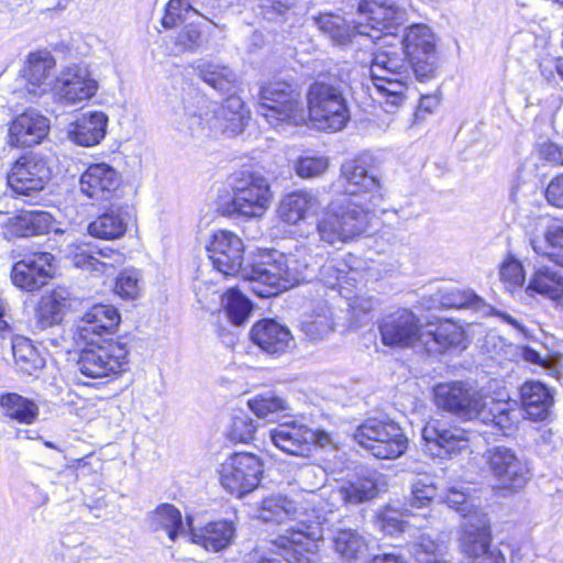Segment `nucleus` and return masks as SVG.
Returning <instances> with one entry per match:
<instances>
[{
	"label": "nucleus",
	"mask_w": 563,
	"mask_h": 563,
	"mask_svg": "<svg viewBox=\"0 0 563 563\" xmlns=\"http://www.w3.org/2000/svg\"><path fill=\"white\" fill-rule=\"evenodd\" d=\"M325 250L308 245L298 246L288 256L276 253L272 262H263L242 269L247 290L261 298L277 296L301 282L318 278L325 287L343 292V284L352 279L345 264L324 262Z\"/></svg>",
	"instance_id": "obj_1"
},
{
	"label": "nucleus",
	"mask_w": 563,
	"mask_h": 563,
	"mask_svg": "<svg viewBox=\"0 0 563 563\" xmlns=\"http://www.w3.org/2000/svg\"><path fill=\"white\" fill-rule=\"evenodd\" d=\"M176 115L177 129L195 139L236 135L250 119L243 100L235 95L229 96L222 103L203 98L190 100L176 111Z\"/></svg>",
	"instance_id": "obj_2"
},
{
	"label": "nucleus",
	"mask_w": 563,
	"mask_h": 563,
	"mask_svg": "<svg viewBox=\"0 0 563 563\" xmlns=\"http://www.w3.org/2000/svg\"><path fill=\"white\" fill-rule=\"evenodd\" d=\"M401 43L382 41L373 53L369 74L374 90L385 112L394 113L404 103L411 81V64Z\"/></svg>",
	"instance_id": "obj_3"
},
{
	"label": "nucleus",
	"mask_w": 563,
	"mask_h": 563,
	"mask_svg": "<svg viewBox=\"0 0 563 563\" xmlns=\"http://www.w3.org/2000/svg\"><path fill=\"white\" fill-rule=\"evenodd\" d=\"M325 478L324 472L316 466L307 465L299 470L298 481L305 494L291 499L276 495L263 500L258 518L264 522L280 523L287 519L296 521L294 527L301 528L302 518L312 519L311 514H321V525L325 521L323 493L319 492Z\"/></svg>",
	"instance_id": "obj_4"
},
{
	"label": "nucleus",
	"mask_w": 563,
	"mask_h": 563,
	"mask_svg": "<svg viewBox=\"0 0 563 563\" xmlns=\"http://www.w3.org/2000/svg\"><path fill=\"white\" fill-rule=\"evenodd\" d=\"M369 213L353 198H338L328 205L318 219V235L330 245L347 243L366 231Z\"/></svg>",
	"instance_id": "obj_5"
},
{
	"label": "nucleus",
	"mask_w": 563,
	"mask_h": 563,
	"mask_svg": "<svg viewBox=\"0 0 563 563\" xmlns=\"http://www.w3.org/2000/svg\"><path fill=\"white\" fill-rule=\"evenodd\" d=\"M307 104L310 119L320 130L341 131L350 120L343 88L336 81H314L309 87Z\"/></svg>",
	"instance_id": "obj_6"
},
{
	"label": "nucleus",
	"mask_w": 563,
	"mask_h": 563,
	"mask_svg": "<svg viewBox=\"0 0 563 563\" xmlns=\"http://www.w3.org/2000/svg\"><path fill=\"white\" fill-rule=\"evenodd\" d=\"M257 113L273 128L306 122V108L301 93L289 82L273 81L261 88Z\"/></svg>",
	"instance_id": "obj_7"
},
{
	"label": "nucleus",
	"mask_w": 563,
	"mask_h": 563,
	"mask_svg": "<svg viewBox=\"0 0 563 563\" xmlns=\"http://www.w3.org/2000/svg\"><path fill=\"white\" fill-rule=\"evenodd\" d=\"M232 199L224 207L229 216L260 218L269 208L273 194L267 178L260 172L241 170L231 177Z\"/></svg>",
	"instance_id": "obj_8"
},
{
	"label": "nucleus",
	"mask_w": 563,
	"mask_h": 563,
	"mask_svg": "<svg viewBox=\"0 0 563 563\" xmlns=\"http://www.w3.org/2000/svg\"><path fill=\"white\" fill-rule=\"evenodd\" d=\"M312 519L301 521V528L290 527L286 534L272 542L271 552L284 558L287 563H320L317 542L323 539L321 514L310 515Z\"/></svg>",
	"instance_id": "obj_9"
},
{
	"label": "nucleus",
	"mask_w": 563,
	"mask_h": 563,
	"mask_svg": "<svg viewBox=\"0 0 563 563\" xmlns=\"http://www.w3.org/2000/svg\"><path fill=\"white\" fill-rule=\"evenodd\" d=\"M354 439L382 460L398 459L408 449V439L402 429L391 420L369 418L358 426Z\"/></svg>",
	"instance_id": "obj_10"
},
{
	"label": "nucleus",
	"mask_w": 563,
	"mask_h": 563,
	"mask_svg": "<svg viewBox=\"0 0 563 563\" xmlns=\"http://www.w3.org/2000/svg\"><path fill=\"white\" fill-rule=\"evenodd\" d=\"M372 156L358 155L341 166V179L344 181V196L360 201L367 211L379 205L383 199L382 180L372 168Z\"/></svg>",
	"instance_id": "obj_11"
},
{
	"label": "nucleus",
	"mask_w": 563,
	"mask_h": 563,
	"mask_svg": "<svg viewBox=\"0 0 563 563\" xmlns=\"http://www.w3.org/2000/svg\"><path fill=\"white\" fill-rule=\"evenodd\" d=\"M393 40L401 43L409 57L411 70L420 81L432 79L439 67L435 35L426 24H413L397 33Z\"/></svg>",
	"instance_id": "obj_12"
},
{
	"label": "nucleus",
	"mask_w": 563,
	"mask_h": 563,
	"mask_svg": "<svg viewBox=\"0 0 563 563\" xmlns=\"http://www.w3.org/2000/svg\"><path fill=\"white\" fill-rule=\"evenodd\" d=\"M357 12L360 21L355 23L358 35L373 41L393 40L405 21V11L386 0H361Z\"/></svg>",
	"instance_id": "obj_13"
},
{
	"label": "nucleus",
	"mask_w": 563,
	"mask_h": 563,
	"mask_svg": "<svg viewBox=\"0 0 563 563\" xmlns=\"http://www.w3.org/2000/svg\"><path fill=\"white\" fill-rule=\"evenodd\" d=\"M126 365L125 344L111 339L88 345L80 352L77 361L79 372L93 379L118 375L125 371Z\"/></svg>",
	"instance_id": "obj_14"
},
{
	"label": "nucleus",
	"mask_w": 563,
	"mask_h": 563,
	"mask_svg": "<svg viewBox=\"0 0 563 563\" xmlns=\"http://www.w3.org/2000/svg\"><path fill=\"white\" fill-rule=\"evenodd\" d=\"M433 395L438 408L465 420L478 418L485 407L481 391L463 380L439 383Z\"/></svg>",
	"instance_id": "obj_15"
},
{
	"label": "nucleus",
	"mask_w": 563,
	"mask_h": 563,
	"mask_svg": "<svg viewBox=\"0 0 563 563\" xmlns=\"http://www.w3.org/2000/svg\"><path fill=\"white\" fill-rule=\"evenodd\" d=\"M99 89L98 81L85 63H71L63 67L53 86L56 100L66 107L79 106L93 98Z\"/></svg>",
	"instance_id": "obj_16"
},
{
	"label": "nucleus",
	"mask_w": 563,
	"mask_h": 563,
	"mask_svg": "<svg viewBox=\"0 0 563 563\" xmlns=\"http://www.w3.org/2000/svg\"><path fill=\"white\" fill-rule=\"evenodd\" d=\"M263 463L252 453H234L229 456L220 468L221 485L238 497L254 490L261 482Z\"/></svg>",
	"instance_id": "obj_17"
},
{
	"label": "nucleus",
	"mask_w": 563,
	"mask_h": 563,
	"mask_svg": "<svg viewBox=\"0 0 563 563\" xmlns=\"http://www.w3.org/2000/svg\"><path fill=\"white\" fill-rule=\"evenodd\" d=\"M52 176L47 161L30 153L18 158L8 173V186L16 196L33 197L42 191Z\"/></svg>",
	"instance_id": "obj_18"
},
{
	"label": "nucleus",
	"mask_w": 563,
	"mask_h": 563,
	"mask_svg": "<svg viewBox=\"0 0 563 563\" xmlns=\"http://www.w3.org/2000/svg\"><path fill=\"white\" fill-rule=\"evenodd\" d=\"M272 442L276 448L290 455H306L311 446L330 444V434L322 430H312L297 421L278 424L269 431Z\"/></svg>",
	"instance_id": "obj_19"
},
{
	"label": "nucleus",
	"mask_w": 563,
	"mask_h": 563,
	"mask_svg": "<svg viewBox=\"0 0 563 563\" xmlns=\"http://www.w3.org/2000/svg\"><path fill=\"white\" fill-rule=\"evenodd\" d=\"M462 529L461 549L467 559L472 563H493L488 514L475 510L466 515Z\"/></svg>",
	"instance_id": "obj_20"
},
{
	"label": "nucleus",
	"mask_w": 563,
	"mask_h": 563,
	"mask_svg": "<svg viewBox=\"0 0 563 563\" xmlns=\"http://www.w3.org/2000/svg\"><path fill=\"white\" fill-rule=\"evenodd\" d=\"M529 479L530 467L523 457L509 448H495V492L517 493Z\"/></svg>",
	"instance_id": "obj_21"
},
{
	"label": "nucleus",
	"mask_w": 563,
	"mask_h": 563,
	"mask_svg": "<svg viewBox=\"0 0 563 563\" xmlns=\"http://www.w3.org/2000/svg\"><path fill=\"white\" fill-rule=\"evenodd\" d=\"M206 247L213 267L223 275H235L241 271L244 244L235 233L228 230L216 231Z\"/></svg>",
	"instance_id": "obj_22"
},
{
	"label": "nucleus",
	"mask_w": 563,
	"mask_h": 563,
	"mask_svg": "<svg viewBox=\"0 0 563 563\" xmlns=\"http://www.w3.org/2000/svg\"><path fill=\"white\" fill-rule=\"evenodd\" d=\"M382 342L386 346L407 347L420 342L419 320L408 309H397L379 322Z\"/></svg>",
	"instance_id": "obj_23"
},
{
	"label": "nucleus",
	"mask_w": 563,
	"mask_h": 563,
	"mask_svg": "<svg viewBox=\"0 0 563 563\" xmlns=\"http://www.w3.org/2000/svg\"><path fill=\"white\" fill-rule=\"evenodd\" d=\"M121 175L107 163L90 164L79 178V191L95 202L108 201L117 196Z\"/></svg>",
	"instance_id": "obj_24"
},
{
	"label": "nucleus",
	"mask_w": 563,
	"mask_h": 563,
	"mask_svg": "<svg viewBox=\"0 0 563 563\" xmlns=\"http://www.w3.org/2000/svg\"><path fill=\"white\" fill-rule=\"evenodd\" d=\"M54 261V256L48 252L26 255L13 265L11 279L16 287L25 291L40 289L53 277Z\"/></svg>",
	"instance_id": "obj_25"
},
{
	"label": "nucleus",
	"mask_w": 563,
	"mask_h": 563,
	"mask_svg": "<svg viewBox=\"0 0 563 563\" xmlns=\"http://www.w3.org/2000/svg\"><path fill=\"white\" fill-rule=\"evenodd\" d=\"M121 321L118 309L111 305H96L81 317L77 324L78 339L87 345L108 340Z\"/></svg>",
	"instance_id": "obj_26"
},
{
	"label": "nucleus",
	"mask_w": 563,
	"mask_h": 563,
	"mask_svg": "<svg viewBox=\"0 0 563 563\" xmlns=\"http://www.w3.org/2000/svg\"><path fill=\"white\" fill-rule=\"evenodd\" d=\"M48 130L46 117L37 111L26 110L12 121L9 129L10 142L14 146H33L47 135Z\"/></svg>",
	"instance_id": "obj_27"
},
{
	"label": "nucleus",
	"mask_w": 563,
	"mask_h": 563,
	"mask_svg": "<svg viewBox=\"0 0 563 563\" xmlns=\"http://www.w3.org/2000/svg\"><path fill=\"white\" fill-rule=\"evenodd\" d=\"M187 525L191 542L210 552L227 549L235 537V526L232 521H213L197 529L191 526V518L187 517Z\"/></svg>",
	"instance_id": "obj_28"
},
{
	"label": "nucleus",
	"mask_w": 563,
	"mask_h": 563,
	"mask_svg": "<svg viewBox=\"0 0 563 563\" xmlns=\"http://www.w3.org/2000/svg\"><path fill=\"white\" fill-rule=\"evenodd\" d=\"M251 340L263 352L282 354L290 345L292 335L289 329L274 319H263L251 330Z\"/></svg>",
	"instance_id": "obj_29"
},
{
	"label": "nucleus",
	"mask_w": 563,
	"mask_h": 563,
	"mask_svg": "<svg viewBox=\"0 0 563 563\" xmlns=\"http://www.w3.org/2000/svg\"><path fill=\"white\" fill-rule=\"evenodd\" d=\"M69 256L74 266L97 274H110V271L123 263L122 253L112 249L96 250L88 245L76 246Z\"/></svg>",
	"instance_id": "obj_30"
},
{
	"label": "nucleus",
	"mask_w": 563,
	"mask_h": 563,
	"mask_svg": "<svg viewBox=\"0 0 563 563\" xmlns=\"http://www.w3.org/2000/svg\"><path fill=\"white\" fill-rule=\"evenodd\" d=\"M521 407L526 418L532 421L547 420L554 406L553 391L536 380L526 382L520 388Z\"/></svg>",
	"instance_id": "obj_31"
},
{
	"label": "nucleus",
	"mask_w": 563,
	"mask_h": 563,
	"mask_svg": "<svg viewBox=\"0 0 563 563\" xmlns=\"http://www.w3.org/2000/svg\"><path fill=\"white\" fill-rule=\"evenodd\" d=\"M56 65L54 56L47 51H37L27 55L24 77L26 90L34 98L44 95L49 88V75Z\"/></svg>",
	"instance_id": "obj_32"
},
{
	"label": "nucleus",
	"mask_w": 563,
	"mask_h": 563,
	"mask_svg": "<svg viewBox=\"0 0 563 563\" xmlns=\"http://www.w3.org/2000/svg\"><path fill=\"white\" fill-rule=\"evenodd\" d=\"M422 439L429 446V450L437 448V452H431L433 455H441L461 450L467 441L464 430L449 429L439 420L428 422L422 429Z\"/></svg>",
	"instance_id": "obj_33"
},
{
	"label": "nucleus",
	"mask_w": 563,
	"mask_h": 563,
	"mask_svg": "<svg viewBox=\"0 0 563 563\" xmlns=\"http://www.w3.org/2000/svg\"><path fill=\"white\" fill-rule=\"evenodd\" d=\"M108 117L103 112L93 111L82 114L71 125L69 139L77 145L91 147L99 144L107 134Z\"/></svg>",
	"instance_id": "obj_34"
},
{
	"label": "nucleus",
	"mask_w": 563,
	"mask_h": 563,
	"mask_svg": "<svg viewBox=\"0 0 563 563\" xmlns=\"http://www.w3.org/2000/svg\"><path fill=\"white\" fill-rule=\"evenodd\" d=\"M519 401L510 397L506 389L495 390V435H514L522 419Z\"/></svg>",
	"instance_id": "obj_35"
},
{
	"label": "nucleus",
	"mask_w": 563,
	"mask_h": 563,
	"mask_svg": "<svg viewBox=\"0 0 563 563\" xmlns=\"http://www.w3.org/2000/svg\"><path fill=\"white\" fill-rule=\"evenodd\" d=\"M464 340L463 329L449 320L434 329L422 331L420 343L429 354H441L451 347L461 346Z\"/></svg>",
	"instance_id": "obj_36"
},
{
	"label": "nucleus",
	"mask_w": 563,
	"mask_h": 563,
	"mask_svg": "<svg viewBox=\"0 0 563 563\" xmlns=\"http://www.w3.org/2000/svg\"><path fill=\"white\" fill-rule=\"evenodd\" d=\"M320 200L316 192L297 190L287 195L279 205L280 219L289 224H297L306 216L314 213L320 208Z\"/></svg>",
	"instance_id": "obj_37"
},
{
	"label": "nucleus",
	"mask_w": 563,
	"mask_h": 563,
	"mask_svg": "<svg viewBox=\"0 0 563 563\" xmlns=\"http://www.w3.org/2000/svg\"><path fill=\"white\" fill-rule=\"evenodd\" d=\"M70 301L65 290L57 289L41 299L35 316L34 332L59 324Z\"/></svg>",
	"instance_id": "obj_38"
},
{
	"label": "nucleus",
	"mask_w": 563,
	"mask_h": 563,
	"mask_svg": "<svg viewBox=\"0 0 563 563\" xmlns=\"http://www.w3.org/2000/svg\"><path fill=\"white\" fill-rule=\"evenodd\" d=\"M379 474L357 476L342 484L332 494L346 505H358L375 498L379 492Z\"/></svg>",
	"instance_id": "obj_39"
},
{
	"label": "nucleus",
	"mask_w": 563,
	"mask_h": 563,
	"mask_svg": "<svg viewBox=\"0 0 563 563\" xmlns=\"http://www.w3.org/2000/svg\"><path fill=\"white\" fill-rule=\"evenodd\" d=\"M434 301L442 308L471 309L484 317L493 313V307L470 289L442 288L434 295Z\"/></svg>",
	"instance_id": "obj_40"
},
{
	"label": "nucleus",
	"mask_w": 563,
	"mask_h": 563,
	"mask_svg": "<svg viewBox=\"0 0 563 563\" xmlns=\"http://www.w3.org/2000/svg\"><path fill=\"white\" fill-rule=\"evenodd\" d=\"M130 221L129 212L121 208H111L89 223L90 235L102 240H115L124 235Z\"/></svg>",
	"instance_id": "obj_41"
},
{
	"label": "nucleus",
	"mask_w": 563,
	"mask_h": 563,
	"mask_svg": "<svg viewBox=\"0 0 563 563\" xmlns=\"http://www.w3.org/2000/svg\"><path fill=\"white\" fill-rule=\"evenodd\" d=\"M0 413L5 420L32 424L38 417L40 408L32 399L18 393H2L0 394Z\"/></svg>",
	"instance_id": "obj_42"
},
{
	"label": "nucleus",
	"mask_w": 563,
	"mask_h": 563,
	"mask_svg": "<svg viewBox=\"0 0 563 563\" xmlns=\"http://www.w3.org/2000/svg\"><path fill=\"white\" fill-rule=\"evenodd\" d=\"M331 540L334 551L346 561L358 560L368 549L365 537L352 528L334 527Z\"/></svg>",
	"instance_id": "obj_43"
},
{
	"label": "nucleus",
	"mask_w": 563,
	"mask_h": 563,
	"mask_svg": "<svg viewBox=\"0 0 563 563\" xmlns=\"http://www.w3.org/2000/svg\"><path fill=\"white\" fill-rule=\"evenodd\" d=\"M11 349L14 363L21 373L33 375L43 368L45 361L27 338H13Z\"/></svg>",
	"instance_id": "obj_44"
},
{
	"label": "nucleus",
	"mask_w": 563,
	"mask_h": 563,
	"mask_svg": "<svg viewBox=\"0 0 563 563\" xmlns=\"http://www.w3.org/2000/svg\"><path fill=\"white\" fill-rule=\"evenodd\" d=\"M10 221L12 231L20 236L45 234L53 228V217L44 211L24 212Z\"/></svg>",
	"instance_id": "obj_45"
},
{
	"label": "nucleus",
	"mask_w": 563,
	"mask_h": 563,
	"mask_svg": "<svg viewBox=\"0 0 563 563\" xmlns=\"http://www.w3.org/2000/svg\"><path fill=\"white\" fill-rule=\"evenodd\" d=\"M527 290H533L551 299L561 298L563 296V267L558 269L550 267L539 269L536 272Z\"/></svg>",
	"instance_id": "obj_46"
},
{
	"label": "nucleus",
	"mask_w": 563,
	"mask_h": 563,
	"mask_svg": "<svg viewBox=\"0 0 563 563\" xmlns=\"http://www.w3.org/2000/svg\"><path fill=\"white\" fill-rule=\"evenodd\" d=\"M314 23L319 30L329 36L336 45L346 44L352 36L356 35L355 24L351 26L344 18L333 14L324 13L314 18Z\"/></svg>",
	"instance_id": "obj_47"
},
{
	"label": "nucleus",
	"mask_w": 563,
	"mask_h": 563,
	"mask_svg": "<svg viewBox=\"0 0 563 563\" xmlns=\"http://www.w3.org/2000/svg\"><path fill=\"white\" fill-rule=\"evenodd\" d=\"M333 329V313L327 305H319L309 319L302 322V331L313 341L327 338Z\"/></svg>",
	"instance_id": "obj_48"
},
{
	"label": "nucleus",
	"mask_w": 563,
	"mask_h": 563,
	"mask_svg": "<svg viewBox=\"0 0 563 563\" xmlns=\"http://www.w3.org/2000/svg\"><path fill=\"white\" fill-rule=\"evenodd\" d=\"M156 528L167 531L168 538L175 541L178 536L185 533V526L180 511L170 504L159 505L151 515Z\"/></svg>",
	"instance_id": "obj_49"
},
{
	"label": "nucleus",
	"mask_w": 563,
	"mask_h": 563,
	"mask_svg": "<svg viewBox=\"0 0 563 563\" xmlns=\"http://www.w3.org/2000/svg\"><path fill=\"white\" fill-rule=\"evenodd\" d=\"M247 405L257 418L268 421H274L279 413L288 409L287 401L273 393L257 395L250 399Z\"/></svg>",
	"instance_id": "obj_50"
},
{
	"label": "nucleus",
	"mask_w": 563,
	"mask_h": 563,
	"mask_svg": "<svg viewBox=\"0 0 563 563\" xmlns=\"http://www.w3.org/2000/svg\"><path fill=\"white\" fill-rule=\"evenodd\" d=\"M201 79L220 92H229L234 87L236 75L227 66L203 64L199 67Z\"/></svg>",
	"instance_id": "obj_51"
},
{
	"label": "nucleus",
	"mask_w": 563,
	"mask_h": 563,
	"mask_svg": "<svg viewBox=\"0 0 563 563\" xmlns=\"http://www.w3.org/2000/svg\"><path fill=\"white\" fill-rule=\"evenodd\" d=\"M223 306L228 318L235 325L243 324L253 309L252 302L236 288H230L227 291Z\"/></svg>",
	"instance_id": "obj_52"
},
{
	"label": "nucleus",
	"mask_w": 563,
	"mask_h": 563,
	"mask_svg": "<svg viewBox=\"0 0 563 563\" xmlns=\"http://www.w3.org/2000/svg\"><path fill=\"white\" fill-rule=\"evenodd\" d=\"M329 167L325 156L305 155L298 157L295 163L296 175L300 178H316L321 176Z\"/></svg>",
	"instance_id": "obj_53"
},
{
	"label": "nucleus",
	"mask_w": 563,
	"mask_h": 563,
	"mask_svg": "<svg viewBox=\"0 0 563 563\" xmlns=\"http://www.w3.org/2000/svg\"><path fill=\"white\" fill-rule=\"evenodd\" d=\"M500 282L509 292L520 288L525 282L521 263L514 257H508L500 266Z\"/></svg>",
	"instance_id": "obj_54"
},
{
	"label": "nucleus",
	"mask_w": 563,
	"mask_h": 563,
	"mask_svg": "<svg viewBox=\"0 0 563 563\" xmlns=\"http://www.w3.org/2000/svg\"><path fill=\"white\" fill-rule=\"evenodd\" d=\"M257 426L246 415H240L232 418L228 437L234 442L249 443L254 439Z\"/></svg>",
	"instance_id": "obj_55"
},
{
	"label": "nucleus",
	"mask_w": 563,
	"mask_h": 563,
	"mask_svg": "<svg viewBox=\"0 0 563 563\" xmlns=\"http://www.w3.org/2000/svg\"><path fill=\"white\" fill-rule=\"evenodd\" d=\"M188 8H192L188 0H169L162 19V25L165 29H173L184 23L191 15Z\"/></svg>",
	"instance_id": "obj_56"
},
{
	"label": "nucleus",
	"mask_w": 563,
	"mask_h": 563,
	"mask_svg": "<svg viewBox=\"0 0 563 563\" xmlns=\"http://www.w3.org/2000/svg\"><path fill=\"white\" fill-rule=\"evenodd\" d=\"M115 292L122 298H135L140 292V273L125 269L117 277Z\"/></svg>",
	"instance_id": "obj_57"
},
{
	"label": "nucleus",
	"mask_w": 563,
	"mask_h": 563,
	"mask_svg": "<svg viewBox=\"0 0 563 563\" xmlns=\"http://www.w3.org/2000/svg\"><path fill=\"white\" fill-rule=\"evenodd\" d=\"M437 493L431 483L417 481L412 485L410 506L411 508L422 509L430 505Z\"/></svg>",
	"instance_id": "obj_58"
},
{
	"label": "nucleus",
	"mask_w": 563,
	"mask_h": 563,
	"mask_svg": "<svg viewBox=\"0 0 563 563\" xmlns=\"http://www.w3.org/2000/svg\"><path fill=\"white\" fill-rule=\"evenodd\" d=\"M446 504L450 508H454L457 512H460L463 518L468 514H474L475 510L479 512H485L482 507L474 505L465 495V493L460 492L455 488L449 490L446 495Z\"/></svg>",
	"instance_id": "obj_59"
},
{
	"label": "nucleus",
	"mask_w": 563,
	"mask_h": 563,
	"mask_svg": "<svg viewBox=\"0 0 563 563\" xmlns=\"http://www.w3.org/2000/svg\"><path fill=\"white\" fill-rule=\"evenodd\" d=\"M201 33L195 26H186L176 37V46L179 52L194 51L200 45Z\"/></svg>",
	"instance_id": "obj_60"
},
{
	"label": "nucleus",
	"mask_w": 563,
	"mask_h": 563,
	"mask_svg": "<svg viewBox=\"0 0 563 563\" xmlns=\"http://www.w3.org/2000/svg\"><path fill=\"white\" fill-rule=\"evenodd\" d=\"M520 560L516 540L499 541L498 549L495 550V563H519Z\"/></svg>",
	"instance_id": "obj_61"
},
{
	"label": "nucleus",
	"mask_w": 563,
	"mask_h": 563,
	"mask_svg": "<svg viewBox=\"0 0 563 563\" xmlns=\"http://www.w3.org/2000/svg\"><path fill=\"white\" fill-rule=\"evenodd\" d=\"M438 548L439 545L430 537L421 536L413 544L417 563H419V560H428L429 558L441 555L438 552Z\"/></svg>",
	"instance_id": "obj_62"
},
{
	"label": "nucleus",
	"mask_w": 563,
	"mask_h": 563,
	"mask_svg": "<svg viewBox=\"0 0 563 563\" xmlns=\"http://www.w3.org/2000/svg\"><path fill=\"white\" fill-rule=\"evenodd\" d=\"M547 201L556 208L563 209V174L554 177L545 189Z\"/></svg>",
	"instance_id": "obj_63"
},
{
	"label": "nucleus",
	"mask_w": 563,
	"mask_h": 563,
	"mask_svg": "<svg viewBox=\"0 0 563 563\" xmlns=\"http://www.w3.org/2000/svg\"><path fill=\"white\" fill-rule=\"evenodd\" d=\"M539 154L545 161L563 166V147H560L555 143H543L540 145Z\"/></svg>",
	"instance_id": "obj_64"
}]
</instances>
